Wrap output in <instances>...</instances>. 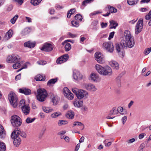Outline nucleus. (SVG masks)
I'll use <instances>...</instances> for the list:
<instances>
[{
    "mask_svg": "<svg viewBox=\"0 0 151 151\" xmlns=\"http://www.w3.org/2000/svg\"><path fill=\"white\" fill-rule=\"evenodd\" d=\"M107 140H105L104 142V143L105 144L106 146V147H109V146L111 144V142H109L107 143Z\"/></svg>",
    "mask_w": 151,
    "mask_h": 151,
    "instance_id": "obj_59",
    "label": "nucleus"
},
{
    "mask_svg": "<svg viewBox=\"0 0 151 151\" xmlns=\"http://www.w3.org/2000/svg\"><path fill=\"white\" fill-rule=\"evenodd\" d=\"M18 17L19 16L17 14L15 15L13 18L11 19L10 21L11 23L13 24H14L15 23L16 20L18 18Z\"/></svg>",
    "mask_w": 151,
    "mask_h": 151,
    "instance_id": "obj_43",
    "label": "nucleus"
},
{
    "mask_svg": "<svg viewBox=\"0 0 151 151\" xmlns=\"http://www.w3.org/2000/svg\"><path fill=\"white\" fill-rule=\"evenodd\" d=\"M30 65V63L28 62H27L26 63H24L23 65H22V68L23 69H26L27 68L28 66H29Z\"/></svg>",
    "mask_w": 151,
    "mask_h": 151,
    "instance_id": "obj_55",
    "label": "nucleus"
},
{
    "mask_svg": "<svg viewBox=\"0 0 151 151\" xmlns=\"http://www.w3.org/2000/svg\"><path fill=\"white\" fill-rule=\"evenodd\" d=\"M53 47L51 44L46 43L43 44L41 50L45 52H50L53 50Z\"/></svg>",
    "mask_w": 151,
    "mask_h": 151,
    "instance_id": "obj_13",
    "label": "nucleus"
},
{
    "mask_svg": "<svg viewBox=\"0 0 151 151\" xmlns=\"http://www.w3.org/2000/svg\"><path fill=\"white\" fill-rule=\"evenodd\" d=\"M143 26V19H140L137 23L135 29V34L137 35L140 32Z\"/></svg>",
    "mask_w": 151,
    "mask_h": 151,
    "instance_id": "obj_7",
    "label": "nucleus"
},
{
    "mask_svg": "<svg viewBox=\"0 0 151 151\" xmlns=\"http://www.w3.org/2000/svg\"><path fill=\"white\" fill-rule=\"evenodd\" d=\"M116 111V108H113L112 110L110 111V114H118V112H115Z\"/></svg>",
    "mask_w": 151,
    "mask_h": 151,
    "instance_id": "obj_57",
    "label": "nucleus"
},
{
    "mask_svg": "<svg viewBox=\"0 0 151 151\" xmlns=\"http://www.w3.org/2000/svg\"><path fill=\"white\" fill-rule=\"evenodd\" d=\"M37 63L40 65H44L46 64V62L45 61L40 60L37 62Z\"/></svg>",
    "mask_w": 151,
    "mask_h": 151,
    "instance_id": "obj_58",
    "label": "nucleus"
},
{
    "mask_svg": "<svg viewBox=\"0 0 151 151\" xmlns=\"http://www.w3.org/2000/svg\"><path fill=\"white\" fill-rule=\"evenodd\" d=\"M72 92L75 94L76 96L80 90L76 88H72Z\"/></svg>",
    "mask_w": 151,
    "mask_h": 151,
    "instance_id": "obj_50",
    "label": "nucleus"
},
{
    "mask_svg": "<svg viewBox=\"0 0 151 151\" xmlns=\"http://www.w3.org/2000/svg\"><path fill=\"white\" fill-rule=\"evenodd\" d=\"M82 86L83 88L91 92L96 91L97 88L93 84L91 83H85L83 84Z\"/></svg>",
    "mask_w": 151,
    "mask_h": 151,
    "instance_id": "obj_5",
    "label": "nucleus"
},
{
    "mask_svg": "<svg viewBox=\"0 0 151 151\" xmlns=\"http://www.w3.org/2000/svg\"><path fill=\"white\" fill-rule=\"evenodd\" d=\"M6 147L5 144L3 142H0V151H5Z\"/></svg>",
    "mask_w": 151,
    "mask_h": 151,
    "instance_id": "obj_34",
    "label": "nucleus"
},
{
    "mask_svg": "<svg viewBox=\"0 0 151 151\" xmlns=\"http://www.w3.org/2000/svg\"><path fill=\"white\" fill-rule=\"evenodd\" d=\"M73 77L75 80L78 81L81 80L84 77L78 71L75 70L73 71Z\"/></svg>",
    "mask_w": 151,
    "mask_h": 151,
    "instance_id": "obj_12",
    "label": "nucleus"
},
{
    "mask_svg": "<svg viewBox=\"0 0 151 151\" xmlns=\"http://www.w3.org/2000/svg\"><path fill=\"white\" fill-rule=\"evenodd\" d=\"M35 119V118H31V117H27L26 120V122L27 124H29L33 122Z\"/></svg>",
    "mask_w": 151,
    "mask_h": 151,
    "instance_id": "obj_40",
    "label": "nucleus"
},
{
    "mask_svg": "<svg viewBox=\"0 0 151 151\" xmlns=\"http://www.w3.org/2000/svg\"><path fill=\"white\" fill-rule=\"evenodd\" d=\"M74 105L76 107H79L81 106L83 104L82 101H78V100H74L73 102Z\"/></svg>",
    "mask_w": 151,
    "mask_h": 151,
    "instance_id": "obj_30",
    "label": "nucleus"
},
{
    "mask_svg": "<svg viewBox=\"0 0 151 151\" xmlns=\"http://www.w3.org/2000/svg\"><path fill=\"white\" fill-rule=\"evenodd\" d=\"M21 57L18 55H9L7 57L6 61L9 63H13L16 61L19 60L21 59Z\"/></svg>",
    "mask_w": 151,
    "mask_h": 151,
    "instance_id": "obj_6",
    "label": "nucleus"
},
{
    "mask_svg": "<svg viewBox=\"0 0 151 151\" xmlns=\"http://www.w3.org/2000/svg\"><path fill=\"white\" fill-rule=\"evenodd\" d=\"M6 133L3 127L0 124V137L1 138L5 137Z\"/></svg>",
    "mask_w": 151,
    "mask_h": 151,
    "instance_id": "obj_27",
    "label": "nucleus"
},
{
    "mask_svg": "<svg viewBox=\"0 0 151 151\" xmlns=\"http://www.w3.org/2000/svg\"><path fill=\"white\" fill-rule=\"evenodd\" d=\"M58 80V78H56L50 79L47 83V85L49 86H51L52 84H54Z\"/></svg>",
    "mask_w": 151,
    "mask_h": 151,
    "instance_id": "obj_31",
    "label": "nucleus"
},
{
    "mask_svg": "<svg viewBox=\"0 0 151 151\" xmlns=\"http://www.w3.org/2000/svg\"><path fill=\"white\" fill-rule=\"evenodd\" d=\"M114 32H111L109 34V37L108 38V39L109 40L113 38L114 37Z\"/></svg>",
    "mask_w": 151,
    "mask_h": 151,
    "instance_id": "obj_64",
    "label": "nucleus"
},
{
    "mask_svg": "<svg viewBox=\"0 0 151 151\" xmlns=\"http://www.w3.org/2000/svg\"><path fill=\"white\" fill-rule=\"evenodd\" d=\"M61 115V113L59 112H56L52 114L51 116L52 118H56Z\"/></svg>",
    "mask_w": 151,
    "mask_h": 151,
    "instance_id": "obj_35",
    "label": "nucleus"
},
{
    "mask_svg": "<svg viewBox=\"0 0 151 151\" xmlns=\"http://www.w3.org/2000/svg\"><path fill=\"white\" fill-rule=\"evenodd\" d=\"M108 8L109 9V11L111 13H116L117 12V9L113 6H110L109 8V6Z\"/></svg>",
    "mask_w": 151,
    "mask_h": 151,
    "instance_id": "obj_44",
    "label": "nucleus"
},
{
    "mask_svg": "<svg viewBox=\"0 0 151 151\" xmlns=\"http://www.w3.org/2000/svg\"><path fill=\"white\" fill-rule=\"evenodd\" d=\"M86 39V38L85 37L83 36V35H81L80 37V42L81 43H82Z\"/></svg>",
    "mask_w": 151,
    "mask_h": 151,
    "instance_id": "obj_61",
    "label": "nucleus"
},
{
    "mask_svg": "<svg viewBox=\"0 0 151 151\" xmlns=\"http://www.w3.org/2000/svg\"><path fill=\"white\" fill-rule=\"evenodd\" d=\"M151 51V47L146 49L144 52V53L145 55H147Z\"/></svg>",
    "mask_w": 151,
    "mask_h": 151,
    "instance_id": "obj_51",
    "label": "nucleus"
},
{
    "mask_svg": "<svg viewBox=\"0 0 151 151\" xmlns=\"http://www.w3.org/2000/svg\"><path fill=\"white\" fill-rule=\"evenodd\" d=\"M14 63H15L13 65L12 67L14 69H16L21 67L23 62V61L20 62L19 60H18Z\"/></svg>",
    "mask_w": 151,
    "mask_h": 151,
    "instance_id": "obj_22",
    "label": "nucleus"
},
{
    "mask_svg": "<svg viewBox=\"0 0 151 151\" xmlns=\"http://www.w3.org/2000/svg\"><path fill=\"white\" fill-rule=\"evenodd\" d=\"M42 109L43 111L46 113L50 112L53 111V109L50 107L46 106H43Z\"/></svg>",
    "mask_w": 151,
    "mask_h": 151,
    "instance_id": "obj_32",
    "label": "nucleus"
},
{
    "mask_svg": "<svg viewBox=\"0 0 151 151\" xmlns=\"http://www.w3.org/2000/svg\"><path fill=\"white\" fill-rule=\"evenodd\" d=\"M138 1V0H127L128 4L131 5L136 4Z\"/></svg>",
    "mask_w": 151,
    "mask_h": 151,
    "instance_id": "obj_38",
    "label": "nucleus"
},
{
    "mask_svg": "<svg viewBox=\"0 0 151 151\" xmlns=\"http://www.w3.org/2000/svg\"><path fill=\"white\" fill-rule=\"evenodd\" d=\"M127 116H124L122 118V121L123 124H124L126 122L127 120Z\"/></svg>",
    "mask_w": 151,
    "mask_h": 151,
    "instance_id": "obj_63",
    "label": "nucleus"
},
{
    "mask_svg": "<svg viewBox=\"0 0 151 151\" xmlns=\"http://www.w3.org/2000/svg\"><path fill=\"white\" fill-rule=\"evenodd\" d=\"M37 99L39 101H43L47 96V93L44 89L40 88L37 90Z\"/></svg>",
    "mask_w": 151,
    "mask_h": 151,
    "instance_id": "obj_3",
    "label": "nucleus"
},
{
    "mask_svg": "<svg viewBox=\"0 0 151 151\" xmlns=\"http://www.w3.org/2000/svg\"><path fill=\"white\" fill-rule=\"evenodd\" d=\"M21 108L23 113L24 114L28 115L30 113V109L28 104L22 106Z\"/></svg>",
    "mask_w": 151,
    "mask_h": 151,
    "instance_id": "obj_18",
    "label": "nucleus"
},
{
    "mask_svg": "<svg viewBox=\"0 0 151 151\" xmlns=\"http://www.w3.org/2000/svg\"><path fill=\"white\" fill-rule=\"evenodd\" d=\"M12 2H15L17 4L21 5L24 2V0H12Z\"/></svg>",
    "mask_w": 151,
    "mask_h": 151,
    "instance_id": "obj_42",
    "label": "nucleus"
},
{
    "mask_svg": "<svg viewBox=\"0 0 151 151\" xmlns=\"http://www.w3.org/2000/svg\"><path fill=\"white\" fill-rule=\"evenodd\" d=\"M68 55L67 54L64 55L59 58L56 60V63L60 64L66 62L68 59Z\"/></svg>",
    "mask_w": 151,
    "mask_h": 151,
    "instance_id": "obj_15",
    "label": "nucleus"
},
{
    "mask_svg": "<svg viewBox=\"0 0 151 151\" xmlns=\"http://www.w3.org/2000/svg\"><path fill=\"white\" fill-rule=\"evenodd\" d=\"M124 40H122L120 42L121 45L123 47H132L135 44L133 37L129 31L125 30L124 33Z\"/></svg>",
    "mask_w": 151,
    "mask_h": 151,
    "instance_id": "obj_1",
    "label": "nucleus"
},
{
    "mask_svg": "<svg viewBox=\"0 0 151 151\" xmlns=\"http://www.w3.org/2000/svg\"><path fill=\"white\" fill-rule=\"evenodd\" d=\"M13 135V136L12 134L11 135V137L12 138L14 139L13 143L14 145L16 147H18L21 143V139L18 136L15 135V136H15V135L14 134Z\"/></svg>",
    "mask_w": 151,
    "mask_h": 151,
    "instance_id": "obj_16",
    "label": "nucleus"
},
{
    "mask_svg": "<svg viewBox=\"0 0 151 151\" xmlns=\"http://www.w3.org/2000/svg\"><path fill=\"white\" fill-rule=\"evenodd\" d=\"M75 18L77 21H81L82 19V17L81 14H78L76 15L75 17Z\"/></svg>",
    "mask_w": 151,
    "mask_h": 151,
    "instance_id": "obj_39",
    "label": "nucleus"
},
{
    "mask_svg": "<svg viewBox=\"0 0 151 151\" xmlns=\"http://www.w3.org/2000/svg\"><path fill=\"white\" fill-rule=\"evenodd\" d=\"M95 59L100 63L103 64L105 62L104 56L103 54L99 52H97L95 54Z\"/></svg>",
    "mask_w": 151,
    "mask_h": 151,
    "instance_id": "obj_8",
    "label": "nucleus"
},
{
    "mask_svg": "<svg viewBox=\"0 0 151 151\" xmlns=\"http://www.w3.org/2000/svg\"><path fill=\"white\" fill-rule=\"evenodd\" d=\"M110 65L114 69H118L119 68V64L116 61H112L109 63Z\"/></svg>",
    "mask_w": 151,
    "mask_h": 151,
    "instance_id": "obj_26",
    "label": "nucleus"
},
{
    "mask_svg": "<svg viewBox=\"0 0 151 151\" xmlns=\"http://www.w3.org/2000/svg\"><path fill=\"white\" fill-rule=\"evenodd\" d=\"M71 24L72 26L73 27H78L79 25V23L78 21H71Z\"/></svg>",
    "mask_w": 151,
    "mask_h": 151,
    "instance_id": "obj_45",
    "label": "nucleus"
},
{
    "mask_svg": "<svg viewBox=\"0 0 151 151\" xmlns=\"http://www.w3.org/2000/svg\"><path fill=\"white\" fill-rule=\"evenodd\" d=\"M13 6L12 4L9 5L6 9V11L8 12L11 11L13 9Z\"/></svg>",
    "mask_w": 151,
    "mask_h": 151,
    "instance_id": "obj_53",
    "label": "nucleus"
},
{
    "mask_svg": "<svg viewBox=\"0 0 151 151\" xmlns=\"http://www.w3.org/2000/svg\"><path fill=\"white\" fill-rule=\"evenodd\" d=\"M112 73L111 68L108 66L104 67L102 75L104 76H110Z\"/></svg>",
    "mask_w": 151,
    "mask_h": 151,
    "instance_id": "obj_14",
    "label": "nucleus"
},
{
    "mask_svg": "<svg viewBox=\"0 0 151 151\" xmlns=\"http://www.w3.org/2000/svg\"><path fill=\"white\" fill-rule=\"evenodd\" d=\"M59 99L57 97L54 96L52 99V101L54 105H56L58 104Z\"/></svg>",
    "mask_w": 151,
    "mask_h": 151,
    "instance_id": "obj_37",
    "label": "nucleus"
},
{
    "mask_svg": "<svg viewBox=\"0 0 151 151\" xmlns=\"http://www.w3.org/2000/svg\"><path fill=\"white\" fill-rule=\"evenodd\" d=\"M11 123L14 127H18L22 124V121L20 117L16 115H13L11 117Z\"/></svg>",
    "mask_w": 151,
    "mask_h": 151,
    "instance_id": "obj_4",
    "label": "nucleus"
},
{
    "mask_svg": "<svg viewBox=\"0 0 151 151\" xmlns=\"http://www.w3.org/2000/svg\"><path fill=\"white\" fill-rule=\"evenodd\" d=\"M20 93L24 94L25 95H27L31 94V91L29 89L26 88H22L19 89Z\"/></svg>",
    "mask_w": 151,
    "mask_h": 151,
    "instance_id": "obj_19",
    "label": "nucleus"
},
{
    "mask_svg": "<svg viewBox=\"0 0 151 151\" xmlns=\"http://www.w3.org/2000/svg\"><path fill=\"white\" fill-rule=\"evenodd\" d=\"M8 99L12 106L16 108L18 104L17 98L16 94L12 92L8 95Z\"/></svg>",
    "mask_w": 151,
    "mask_h": 151,
    "instance_id": "obj_2",
    "label": "nucleus"
},
{
    "mask_svg": "<svg viewBox=\"0 0 151 151\" xmlns=\"http://www.w3.org/2000/svg\"><path fill=\"white\" fill-rule=\"evenodd\" d=\"M35 43L34 42H32L30 41H28L25 42L24 44V46L25 47H28L29 48H32L35 47Z\"/></svg>",
    "mask_w": 151,
    "mask_h": 151,
    "instance_id": "obj_21",
    "label": "nucleus"
},
{
    "mask_svg": "<svg viewBox=\"0 0 151 151\" xmlns=\"http://www.w3.org/2000/svg\"><path fill=\"white\" fill-rule=\"evenodd\" d=\"M83 125L82 123L78 122H75L73 124V125L74 126L76 125L81 126Z\"/></svg>",
    "mask_w": 151,
    "mask_h": 151,
    "instance_id": "obj_62",
    "label": "nucleus"
},
{
    "mask_svg": "<svg viewBox=\"0 0 151 151\" xmlns=\"http://www.w3.org/2000/svg\"><path fill=\"white\" fill-rule=\"evenodd\" d=\"M65 50L66 51H69L71 48V46L70 44L69 43H66L65 45Z\"/></svg>",
    "mask_w": 151,
    "mask_h": 151,
    "instance_id": "obj_41",
    "label": "nucleus"
},
{
    "mask_svg": "<svg viewBox=\"0 0 151 151\" xmlns=\"http://www.w3.org/2000/svg\"><path fill=\"white\" fill-rule=\"evenodd\" d=\"M93 0H85L82 3V5L84 6L86 5L87 4L89 3L92 2Z\"/></svg>",
    "mask_w": 151,
    "mask_h": 151,
    "instance_id": "obj_52",
    "label": "nucleus"
},
{
    "mask_svg": "<svg viewBox=\"0 0 151 151\" xmlns=\"http://www.w3.org/2000/svg\"><path fill=\"white\" fill-rule=\"evenodd\" d=\"M68 35L69 37L71 38H74L78 36V35L76 34H72L70 32H69Z\"/></svg>",
    "mask_w": 151,
    "mask_h": 151,
    "instance_id": "obj_54",
    "label": "nucleus"
},
{
    "mask_svg": "<svg viewBox=\"0 0 151 151\" xmlns=\"http://www.w3.org/2000/svg\"><path fill=\"white\" fill-rule=\"evenodd\" d=\"M90 78L91 80L93 82H97L100 80L98 75L96 73H91V74Z\"/></svg>",
    "mask_w": 151,
    "mask_h": 151,
    "instance_id": "obj_20",
    "label": "nucleus"
},
{
    "mask_svg": "<svg viewBox=\"0 0 151 151\" xmlns=\"http://www.w3.org/2000/svg\"><path fill=\"white\" fill-rule=\"evenodd\" d=\"M74 113L72 111H70L68 112L67 114L66 115V117L70 119H73L74 117Z\"/></svg>",
    "mask_w": 151,
    "mask_h": 151,
    "instance_id": "obj_28",
    "label": "nucleus"
},
{
    "mask_svg": "<svg viewBox=\"0 0 151 151\" xmlns=\"http://www.w3.org/2000/svg\"><path fill=\"white\" fill-rule=\"evenodd\" d=\"M46 130V129L45 128H43L41 130L39 135V137L40 138H41L42 137Z\"/></svg>",
    "mask_w": 151,
    "mask_h": 151,
    "instance_id": "obj_48",
    "label": "nucleus"
},
{
    "mask_svg": "<svg viewBox=\"0 0 151 151\" xmlns=\"http://www.w3.org/2000/svg\"><path fill=\"white\" fill-rule=\"evenodd\" d=\"M118 25V24L114 20H111L110 21V29H115Z\"/></svg>",
    "mask_w": 151,
    "mask_h": 151,
    "instance_id": "obj_29",
    "label": "nucleus"
},
{
    "mask_svg": "<svg viewBox=\"0 0 151 151\" xmlns=\"http://www.w3.org/2000/svg\"><path fill=\"white\" fill-rule=\"evenodd\" d=\"M42 0H31V3L34 6H36L38 5L41 2Z\"/></svg>",
    "mask_w": 151,
    "mask_h": 151,
    "instance_id": "obj_36",
    "label": "nucleus"
},
{
    "mask_svg": "<svg viewBox=\"0 0 151 151\" xmlns=\"http://www.w3.org/2000/svg\"><path fill=\"white\" fill-rule=\"evenodd\" d=\"M68 123V122L65 120H59V121L58 124L59 126H61L63 125H65Z\"/></svg>",
    "mask_w": 151,
    "mask_h": 151,
    "instance_id": "obj_46",
    "label": "nucleus"
},
{
    "mask_svg": "<svg viewBox=\"0 0 151 151\" xmlns=\"http://www.w3.org/2000/svg\"><path fill=\"white\" fill-rule=\"evenodd\" d=\"M116 50H117V52H120V49H121V46H122H122L121 45H119V44H116Z\"/></svg>",
    "mask_w": 151,
    "mask_h": 151,
    "instance_id": "obj_56",
    "label": "nucleus"
},
{
    "mask_svg": "<svg viewBox=\"0 0 151 151\" xmlns=\"http://www.w3.org/2000/svg\"><path fill=\"white\" fill-rule=\"evenodd\" d=\"M35 79L36 81H42L45 80V77L41 75H38L35 77Z\"/></svg>",
    "mask_w": 151,
    "mask_h": 151,
    "instance_id": "obj_33",
    "label": "nucleus"
},
{
    "mask_svg": "<svg viewBox=\"0 0 151 151\" xmlns=\"http://www.w3.org/2000/svg\"><path fill=\"white\" fill-rule=\"evenodd\" d=\"M103 46L106 51L110 52H112L114 51V47L113 43L111 42H105L103 43Z\"/></svg>",
    "mask_w": 151,
    "mask_h": 151,
    "instance_id": "obj_9",
    "label": "nucleus"
},
{
    "mask_svg": "<svg viewBox=\"0 0 151 151\" xmlns=\"http://www.w3.org/2000/svg\"><path fill=\"white\" fill-rule=\"evenodd\" d=\"M14 134L15 135L14 136H15V135H17L18 137L19 135H20L24 138L26 136V134L25 132H21L20 130L18 129H16L13 131L12 134V135L13 136V134Z\"/></svg>",
    "mask_w": 151,
    "mask_h": 151,
    "instance_id": "obj_17",
    "label": "nucleus"
},
{
    "mask_svg": "<svg viewBox=\"0 0 151 151\" xmlns=\"http://www.w3.org/2000/svg\"><path fill=\"white\" fill-rule=\"evenodd\" d=\"M88 93L86 91L81 89L79 90L76 96L79 99H81L83 98L85 99L88 97Z\"/></svg>",
    "mask_w": 151,
    "mask_h": 151,
    "instance_id": "obj_11",
    "label": "nucleus"
},
{
    "mask_svg": "<svg viewBox=\"0 0 151 151\" xmlns=\"http://www.w3.org/2000/svg\"><path fill=\"white\" fill-rule=\"evenodd\" d=\"M31 29L30 28H26L22 31L21 34L23 36L29 34L31 32Z\"/></svg>",
    "mask_w": 151,
    "mask_h": 151,
    "instance_id": "obj_25",
    "label": "nucleus"
},
{
    "mask_svg": "<svg viewBox=\"0 0 151 151\" xmlns=\"http://www.w3.org/2000/svg\"><path fill=\"white\" fill-rule=\"evenodd\" d=\"M13 34V31L11 29H9L6 34L4 39L6 40H8L12 37Z\"/></svg>",
    "mask_w": 151,
    "mask_h": 151,
    "instance_id": "obj_24",
    "label": "nucleus"
},
{
    "mask_svg": "<svg viewBox=\"0 0 151 151\" xmlns=\"http://www.w3.org/2000/svg\"><path fill=\"white\" fill-rule=\"evenodd\" d=\"M117 111L120 114L122 115L124 114V113L123 112V109L122 107L121 106L119 107L117 109Z\"/></svg>",
    "mask_w": 151,
    "mask_h": 151,
    "instance_id": "obj_49",
    "label": "nucleus"
},
{
    "mask_svg": "<svg viewBox=\"0 0 151 151\" xmlns=\"http://www.w3.org/2000/svg\"><path fill=\"white\" fill-rule=\"evenodd\" d=\"M95 68L97 72L100 74L102 75L104 67H103L99 64H97L95 65Z\"/></svg>",
    "mask_w": 151,
    "mask_h": 151,
    "instance_id": "obj_23",
    "label": "nucleus"
},
{
    "mask_svg": "<svg viewBox=\"0 0 151 151\" xmlns=\"http://www.w3.org/2000/svg\"><path fill=\"white\" fill-rule=\"evenodd\" d=\"M63 92L64 96L69 100H72L74 98L73 94L71 92L67 87L63 89Z\"/></svg>",
    "mask_w": 151,
    "mask_h": 151,
    "instance_id": "obj_10",
    "label": "nucleus"
},
{
    "mask_svg": "<svg viewBox=\"0 0 151 151\" xmlns=\"http://www.w3.org/2000/svg\"><path fill=\"white\" fill-rule=\"evenodd\" d=\"M101 13L102 12L99 11H95L91 13L90 14V16L91 17H92L94 15H95L96 14H101Z\"/></svg>",
    "mask_w": 151,
    "mask_h": 151,
    "instance_id": "obj_47",
    "label": "nucleus"
},
{
    "mask_svg": "<svg viewBox=\"0 0 151 151\" xmlns=\"http://www.w3.org/2000/svg\"><path fill=\"white\" fill-rule=\"evenodd\" d=\"M27 105L25 104V100L24 99H22L19 102V106H23L24 105Z\"/></svg>",
    "mask_w": 151,
    "mask_h": 151,
    "instance_id": "obj_60",
    "label": "nucleus"
}]
</instances>
